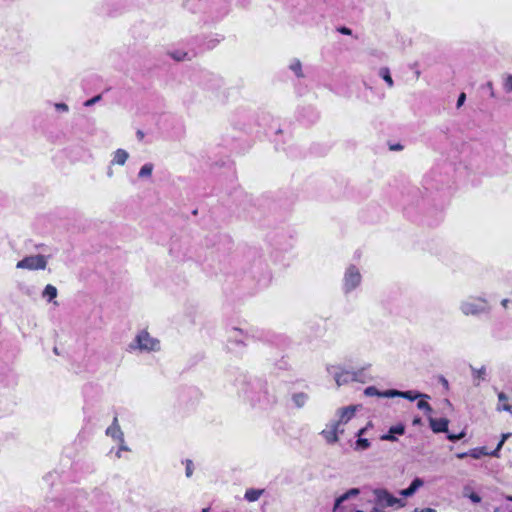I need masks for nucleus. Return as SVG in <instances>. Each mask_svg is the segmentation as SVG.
<instances>
[{
    "label": "nucleus",
    "mask_w": 512,
    "mask_h": 512,
    "mask_svg": "<svg viewBox=\"0 0 512 512\" xmlns=\"http://www.w3.org/2000/svg\"><path fill=\"white\" fill-rule=\"evenodd\" d=\"M507 500L512 502V496H507Z\"/></svg>",
    "instance_id": "obj_49"
},
{
    "label": "nucleus",
    "mask_w": 512,
    "mask_h": 512,
    "mask_svg": "<svg viewBox=\"0 0 512 512\" xmlns=\"http://www.w3.org/2000/svg\"><path fill=\"white\" fill-rule=\"evenodd\" d=\"M193 463L191 460H186V470H185V474L186 476L189 478L192 476L193 474Z\"/></svg>",
    "instance_id": "obj_35"
},
{
    "label": "nucleus",
    "mask_w": 512,
    "mask_h": 512,
    "mask_svg": "<svg viewBox=\"0 0 512 512\" xmlns=\"http://www.w3.org/2000/svg\"><path fill=\"white\" fill-rule=\"evenodd\" d=\"M420 422H421L420 418H416V419L413 420V424L414 425L420 424Z\"/></svg>",
    "instance_id": "obj_47"
},
{
    "label": "nucleus",
    "mask_w": 512,
    "mask_h": 512,
    "mask_svg": "<svg viewBox=\"0 0 512 512\" xmlns=\"http://www.w3.org/2000/svg\"><path fill=\"white\" fill-rule=\"evenodd\" d=\"M308 395L304 392H297L292 395V402L296 408H302L308 401Z\"/></svg>",
    "instance_id": "obj_21"
},
{
    "label": "nucleus",
    "mask_w": 512,
    "mask_h": 512,
    "mask_svg": "<svg viewBox=\"0 0 512 512\" xmlns=\"http://www.w3.org/2000/svg\"><path fill=\"white\" fill-rule=\"evenodd\" d=\"M440 382H441V384L443 385V387H444L446 390H448V389H449V383H448V381H447V379H446V378L441 377V378H440Z\"/></svg>",
    "instance_id": "obj_41"
},
{
    "label": "nucleus",
    "mask_w": 512,
    "mask_h": 512,
    "mask_svg": "<svg viewBox=\"0 0 512 512\" xmlns=\"http://www.w3.org/2000/svg\"><path fill=\"white\" fill-rule=\"evenodd\" d=\"M412 512H437L436 509L433 508H415Z\"/></svg>",
    "instance_id": "obj_40"
},
{
    "label": "nucleus",
    "mask_w": 512,
    "mask_h": 512,
    "mask_svg": "<svg viewBox=\"0 0 512 512\" xmlns=\"http://www.w3.org/2000/svg\"><path fill=\"white\" fill-rule=\"evenodd\" d=\"M48 256L36 254L24 257L16 264L17 269L30 271L44 270L47 267Z\"/></svg>",
    "instance_id": "obj_5"
},
{
    "label": "nucleus",
    "mask_w": 512,
    "mask_h": 512,
    "mask_svg": "<svg viewBox=\"0 0 512 512\" xmlns=\"http://www.w3.org/2000/svg\"><path fill=\"white\" fill-rule=\"evenodd\" d=\"M498 400L497 411H506L512 414V405L508 403V396L504 392L498 393Z\"/></svg>",
    "instance_id": "obj_18"
},
{
    "label": "nucleus",
    "mask_w": 512,
    "mask_h": 512,
    "mask_svg": "<svg viewBox=\"0 0 512 512\" xmlns=\"http://www.w3.org/2000/svg\"><path fill=\"white\" fill-rule=\"evenodd\" d=\"M118 443H119V448H118V450L116 451V454H115V455H116V457H117L118 459H120V458L122 457V452H123V451H128V450H129V448H128V446L125 444V439L123 440V442H118Z\"/></svg>",
    "instance_id": "obj_34"
},
{
    "label": "nucleus",
    "mask_w": 512,
    "mask_h": 512,
    "mask_svg": "<svg viewBox=\"0 0 512 512\" xmlns=\"http://www.w3.org/2000/svg\"><path fill=\"white\" fill-rule=\"evenodd\" d=\"M57 294V288L51 284L46 285L42 292L43 298H45L49 302L55 299L57 297Z\"/></svg>",
    "instance_id": "obj_24"
},
{
    "label": "nucleus",
    "mask_w": 512,
    "mask_h": 512,
    "mask_svg": "<svg viewBox=\"0 0 512 512\" xmlns=\"http://www.w3.org/2000/svg\"><path fill=\"white\" fill-rule=\"evenodd\" d=\"M423 480L420 478H415L410 486L406 489L401 490L399 493L403 497H410L412 496L420 487L423 486Z\"/></svg>",
    "instance_id": "obj_17"
},
{
    "label": "nucleus",
    "mask_w": 512,
    "mask_h": 512,
    "mask_svg": "<svg viewBox=\"0 0 512 512\" xmlns=\"http://www.w3.org/2000/svg\"><path fill=\"white\" fill-rule=\"evenodd\" d=\"M360 494V489L351 488L344 494L335 499L334 508L335 512H364L354 505L345 504L350 499L356 498Z\"/></svg>",
    "instance_id": "obj_6"
},
{
    "label": "nucleus",
    "mask_w": 512,
    "mask_h": 512,
    "mask_svg": "<svg viewBox=\"0 0 512 512\" xmlns=\"http://www.w3.org/2000/svg\"><path fill=\"white\" fill-rule=\"evenodd\" d=\"M161 350V342L147 330H140L128 345L129 352L153 353Z\"/></svg>",
    "instance_id": "obj_2"
},
{
    "label": "nucleus",
    "mask_w": 512,
    "mask_h": 512,
    "mask_svg": "<svg viewBox=\"0 0 512 512\" xmlns=\"http://www.w3.org/2000/svg\"><path fill=\"white\" fill-rule=\"evenodd\" d=\"M380 77L387 83L389 88L394 86V81L390 75V70L387 67H383L379 71Z\"/></svg>",
    "instance_id": "obj_26"
},
{
    "label": "nucleus",
    "mask_w": 512,
    "mask_h": 512,
    "mask_svg": "<svg viewBox=\"0 0 512 512\" xmlns=\"http://www.w3.org/2000/svg\"><path fill=\"white\" fill-rule=\"evenodd\" d=\"M423 480L420 478H415L410 486L406 489L401 490L399 493L403 497H410L412 496L420 487L423 486Z\"/></svg>",
    "instance_id": "obj_16"
},
{
    "label": "nucleus",
    "mask_w": 512,
    "mask_h": 512,
    "mask_svg": "<svg viewBox=\"0 0 512 512\" xmlns=\"http://www.w3.org/2000/svg\"><path fill=\"white\" fill-rule=\"evenodd\" d=\"M264 492V489L249 488L245 491L244 499L248 502H256Z\"/></svg>",
    "instance_id": "obj_19"
},
{
    "label": "nucleus",
    "mask_w": 512,
    "mask_h": 512,
    "mask_svg": "<svg viewBox=\"0 0 512 512\" xmlns=\"http://www.w3.org/2000/svg\"><path fill=\"white\" fill-rule=\"evenodd\" d=\"M364 394L366 396H369V397H372V396H377V397H383V398H386L383 394H385V391L381 392L379 391L376 387L374 386H369L367 388H365L364 390Z\"/></svg>",
    "instance_id": "obj_29"
},
{
    "label": "nucleus",
    "mask_w": 512,
    "mask_h": 512,
    "mask_svg": "<svg viewBox=\"0 0 512 512\" xmlns=\"http://www.w3.org/2000/svg\"><path fill=\"white\" fill-rule=\"evenodd\" d=\"M387 398H394V397H402L409 401H414L418 398H425L430 399V396L428 394L420 393L414 390L409 391H399L395 389H389L385 391V394H383Z\"/></svg>",
    "instance_id": "obj_9"
},
{
    "label": "nucleus",
    "mask_w": 512,
    "mask_h": 512,
    "mask_svg": "<svg viewBox=\"0 0 512 512\" xmlns=\"http://www.w3.org/2000/svg\"><path fill=\"white\" fill-rule=\"evenodd\" d=\"M202 512H209V509H208V508H204V509L202 510Z\"/></svg>",
    "instance_id": "obj_50"
},
{
    "label": "nucleus",
    "mask_w": 512,
    "mask_h": 512,
    "mask_svg": "<svg viewBox=\"0 0 512 512\" xmlns=\"http://www.w3.org/2000/svg\"><path fill=\"white\" fill-rule=\"evenodd\" d=\"M332 512H335V508L333 507V511Z\"/></svg>",
    "instance_id": "obj_51"
},
{
    "label": "nucleus",
    "mask_w": 512,
    "mask_h": 512,
    "mask_svg": "<svg viewBox=\"0 0 512 512\" xmlns=\"http://www.w3.org/2000/svg\"><path fill=\"white\" fill-rule=\"evenodd\" d=\"M106 435L117 442H123L124 433L120 428L117 417H114L112 424L106 429Z\"/></svg>",
    "instance_id": "obj_11"
},
{
    "label": "nucleus",
    "mask_w": 512,
    "mask_h": 512,
    "mask_svg": "<svg viewBox=\"0 0 512 512\" xmlns=\"http://www.w3.org/2000/svg\"><path fill=\"white\" fill-rule=\"evenodd\" d=\"M326 370L328 374L333 377L338 387L345 385L350 381L358 380V372L348 371L338 365H328Z\"/></svg>",
    "instance_id": "obj_3"
},
{
    "label": "nucleus",
    "mask_w": 512,
    "mask_h": 512,
    "mask_svg": "<svg viewBox=\"0 0 512 512\" xmlns=\"http://www.w3.org/2000/svg\"><path fill=\"white\" fill-rule=\"evenodd\" d=\"M362 282V275L360 270L355 265H349L343 277V291L350 293L360 286Z\"/></svg>",
    "instance_id": "obj_7"
},
{
    "label": "nucleus",
    "mask_w": 512,
    "mask_h": 512,
    "mask_svg": "<svg viewBox=\"0 0 512 512\" xmlns=\"http://www.w3.org/2000/svg\"><path fill=\"white\" fill-rule=\"evenodd\" d=\"M344 432L343 428H340L337 424H335L333 421H330L326 428L322 430L321 435L329 444H334L338 442L339 440V434H342Z\"/></svg>",
    "instance_id": "obj_10"
},
{
    "label": "nucleus",
    "mask_w": 512,
    "mask_h": 512,
    "mask_svg": "<svg viewBox=\"0 0 512 512\" xmlns=\"http://www.w3.org/2000/svg\"><path fill=\"white\" fill-rule=\"evenodd\" d=\"M458 308L466 317H479L491 311L489 301L483 296H468L459 302Z\"/></svg>",
    "instance_id": "obj_1"
},
{
    "label": "nucleus",
    "mask_w": 512,
    "mask_h": 512,
    "mask_svg": "<svg viewBox=\"0 0 512 512\" xmlns=\"http://www.w3.org/2000/svg\"><path fill=\"white\" fill-rule=\"evenodd\" d=\"M340 32L342 34H345V35H350L351 34V30L349 28H346V27L341 28Z\"/></svg>",
    "instance_id": "obj_42"
},
{
    "label": "nucleus",
    "mask_w": 512,
    "mask_h": 512,
    "mask_svg": "<svg viewBox=\"0 0 512 512\" xmlns=\"http://www.w3.org/2000/svg\"><path fill=\"white\" fill-rule=\"evenodd\" d=\"M456 457L459 458V459H463L465 457H469V454H467V452H462V453H458L456 455Z\"/></svg>",
    "instance_id": "obj_43"
},
{
    "label": "nucleus",
    "mask_w": 512,
    "mask_h": 512,
    "mask_svg": "<svg viewBox=\"0 0 512 512\" xmlns=\"http://www.w3.org/2000/svg\"><path fill=\"white\" fill-rule=\"evenodd\" d=\"M375 496L376 504L382 507H394L402 508L406 505V502L393 496L388 490L383 488H377L373 491Z\"/></svg>",
    "instance_id": "obj_4"
},
{
    "label": "nucleus",
    "mask_w": 512,
    "mask_h": 512,
    "mask_svg": "<svg viewBox=\"0 0 512 512\" xmlns=\"http://www.w3.org/2000/svg\"><path fill=\"white\" fill-rule=\"evenodd\" d=\"M112 174H113V173H112V171H111V170H109V171H108V176H109V177H111V176H112Z\"/></svg>",
    "instance_id": "obj_48"
},
{
    "label": "nucleus",
    "mask_w": 512,
    "mask_h": 512,
    "mask_svg": "<svg viewBox=\"0 0 512 512\" xmlns=\"http://www.w3.org/2000/svg\"><path fill=\"white\" fill-rule=\"evenodd\" d=\"M487 376L486 367L482 366L480 368L472 367V377L476 386H479L480 381H485Z\"/></svg>",
    "instance_id": "obj_20"
},
{
    "label": "nucleus",
    "mask_w": 512,
    "mask_h": 512,
    "mask_svg": "<svg viewBox=\"0 0 512 512\" xmlns=\"http://www.w3.org/2000/svg\"><path fill=\"white\" fill-rule=\"evenodd\" d=\"M467 454L473 459H480L483 456H491V451H488L486 447H477L470 449Z\"/></svg>",
    "instance_id": "obj_22"
},
{
    "label": "nucleus",
    "mask_w": 512,
    "mask_h": 512,
    "mask_svg": "<svg viewBox=\"0 0 512 512\" xmlns=\"http://www.w3.org/2000/svg\"><path fill=\"white\" fill-rule=\"evenodd\" d=\"M129 158V153L124 149H117L113 152L111 165L123 166Z\"/></svg>",
    "instance_id": "obj_14"
},
{
    "label": "nucleus",
    "mask_w": 512,
    "mask_h": 512,
    "mask_svg": "<svg viewBox=\"0 0 512 512\" xmlns=\"http://www.w3.org/2000/svg\"><path fill=\"white\" fill-rule=\"evenodd\" d=\"M370 512H385V511L379 507H373Z\"/></svg>",
    "instance_id": "obj_46"
},
{
    "label": "nucleus",
    "mask_w": 512,
    "mask_h": 512,
    "mask_svg": "<svg viewBox=\"0 0 512 512\" xmlns=\"http://www.w3.org/2000/svg\"><path fill=\"white\" fill-rule=\"evenodd\" d=\"M509 303H510V300H509V299H503V300L501 301V305H502L504 308H507V307H508V305H509Z\"/></svg>",
    "instance_id": "obj_44"
},
{
    "label": "nucleus",
    "mask_w": 512,
    "mask_h": 512,
    "mask_svg": "<svg viewBox=\"0 0 512 512\" xmlns=\"http://www.w3.org/2000/svg\"><path fill=\"white\" fill-rule=\"evenodd\" d=\"M503 88L506 92H512V75L508 74L504 77Z\"/></svg>",
    "instance_id": "obj_32"
},
{
    "label": "nucleus",
    "mask_w": 512,
    "mask_h": 512,
    "mask_svg": "<svg viewBox=\"0 0 512 512\" xmlns=\"http://www.w3.org/2000/svg\"><path fill=\"white\" fill-rule=\"evenodd\" d=\"M366 428H362L357 432V437H362V435L365 433Z\"/></svg>",
    "instance_id": "obj_45"
},
{
    "label": "nucleus",
    "mask_w": 512,
    "mask_h": 512,
    "mask_svg": "<svg viewBox=\"0 0 512 512\" xmlns=\"http://www.w3.org/2000/svg\"><path fill=\"white\" fill-rule=\"evenodd\" d=\"M153 169H154V165L152 163L144 164L138 172V177L141 179L151 177Z\"/></svg>",
    "instance_id": "obj_25"
},
{
    "label": "nucleus",
    "mask_w": 512,
    "mask_h": 512,
    "mask_svg": "<svg viewBox=\"0 0 512 512\" xmlns=\"http://www.w3.org/2000/svg\"><path fill=\"white\" fill-rule=\"evenodd\" d=\"M289 69L298 77L302 78L304 77L303 70H302V63L299 59H292L289 64Z\"/></svg>",
    "instance_id": "obj_23"
},
{
    "label": "nucleus",
    "mask_w": 512,
    "mask_h": 512,
    "mask_svg": "<svg viewBox=\"0 0 512 512\" xmlns=\"http://www.w3.org/2000/svg\"><path fill=\"white\" fill-rule=\"evenodd\" d=\"M245 338H246V334L240 328L232 327L228 331V340L230 342H234V343H237V344H244Z\"/></svg>",
    "instance_id": "obj_13"
},
{
    "label": "nucleus",
    "mask_w": 512,
    "mask_h": 512,
    "mask_svg": "<svg viewBox=\"0 0 512 512\" xmlns=\"http://www.w3.org/2000/svg\"><path fill=\"white\" fill-rule=\"evenodd\" d=\"M55 108L59 111L67 112L68 106L65 103H56Z\"/></svg>",
    "instance_id": "obj_39"
},
{
    "label": "nucleus",
    "mask_w": 512,
    "mask_h": 512,
    "mask_svg": "<svg viewBox=\"0 0 512 512\" xmlns=\"http://www.w3.org/2000/svg\"><path fill=\"white\" fill-rule=\"evenodd\" d=\"M430 427L434 433H442L448 431L449 420L446 418H428Z\"/></svg>",
    "instance_id": "obj_12"
},
{
    "label": "nucleus",
    "mask_w": 512,
    "mask_h": 512,
    "mask_svg": "<svg viewBox=\"0 0 512 512\" xmlns=\"http://www.w3.org/2000/svg\"><path fill=\"white\" fill-rule=\"evenodd\" d=\"M405 432V427L402 424L392 426L387 434L381 436V440L384 441H395V434L402 435Z\"/></svg>",
    "instance_id": "obj_15"
},
{
    "label": "nucleus",
    "mask_w": 512,
    "mask_h": 512,
    "mask_svg": "<svg viewBox=\"0 0 512 512\" xmlns=\"http://www.w3.org/2000/svg\"><path fill=\"white\" fill-rule=\"evenodd\" d=\"M359 408V405H349L347 407L339 408L336 411L337 419L332 421L340 428H343V426L346 425L355 416Z\"/></svg>",
    "instance_id": "obj_8"
},
{
    "label": "nucleus",
    "mask_w": 512,
    "mask_h": 512,
    "mask_svg": "<svg viewBox=\"0 0 512 512\" xmlns=\"http://www.w3.org/2000/svg\"><path fill=\"white\" fill-rule=\"evenodd\" d=\"M464 436H465V432H464V431H462V432H461V433H459V434H448V435H447V438H448V440H450V441H457V440L462 439Z\"/></svg>",
    "instance_id": "obj_36"
},
{
    "label": "nucleus",
    "mask_w": 512,
    "mask_h": 512,
    "mask_svg": "<svg viewBox=\"0 0 512 512\" xmlns=\"http://www.w3.org/2000/svg\"><path fill=\"white\" fill-rule=\"evenodd\" d=\"M511 436L510 433H505V434H502L501 436V440L499 441V443L497 444L496 448L491 451V456L493 457H499V452L501 450V448L503 447L505 441Z\"/></svg>",
    "instance_id": "obj_28"
},
{
    "label": "nucleus",
    "mask_w": 512,
    "mask_h": 512,
    "mask_svg": "<svg viewBox=\"0 0 512 512\" xmlns=\"http://www.w3.org/2000/svg\"><path fill=\"white\" fill-rule=\"evenodd\" d=\"M464 496L469 498L473 503H479L481 501V497L478 494L469 492L467 488L464 489Z\"/></svg>",
    "instance_id": "obj_33"
},
{
    "label": "nucleus",
    "mask_w": 512,
    "mask_h": 512,
    "mask_svg": "<svg viewBox=\"0 0 512 512\" xmlns=\"http://www.w3.org/2000/svg\"><path fill=\"white\" fill-rule=\"evenodd\" d=\"M169 55L176 61H185V60L189 59L188 53L185 51H181V50L171 52Z\"/></svg>",
    "instance_id": "obj_31"
},
{
    "label": "nucleus",
    "mask_w": 512,
    "mask_h": 512,
    "mask_svg": "<svg viewBox=\"0 0 512 512\" xmlns=\"http://www.w3.org/2000/svg\"><path fill=\"white\" fill-rule=\"evenodd\" d=\"M369 447H370V442H369L368 439L362 438V437H358V440L355 443L354 449L355 450L363 451V450H366Z\"/></svg>",
    "instance_id": "obj_30"
},
{
    "label": "nucleus",
    "mask_w": 512,
    "mask_h": 512,
    "mask_svg": "<svg viewBox=\"0 0 512 512\" xmlns=\"http://www.w3.org/2000/svg\"><path fill=\"white\" fill-rule=\"evenodd\" d=\"M100 98H101L100 95H98V96H95V97L87 100L85 102V106H91V105L95 104L96 102H98L100 100Z\"/></svg>",
    "instance_id": "obj_38"
},
{
    "label": "nucleus",
    "mask_w": 512,
    "mask_h": 512,
    "mask_svg": "<svg viewBox=\"0 0 512 512\" xmlns=\"http://www.w3.org/2000/svg\"><path fill=\"white\" fill-rule=\"evenodd\" d=\"M465 100H466V94L465 93H460V95L458 96V100H457V103H456V107L457 108H460L464 105L465 103Z\"/></svg>",
    "instance_id": "obj_37"
},
{
    "label": "nucleus",
    "mask_w": 512,
    "mask_h": 512,
    "mask_svg": "<svg viewBox=\"0 0 512 512\" xmlns=\"http://www.w3.org/2000/svg\"><path fill=\"white\" fill-rule=\"evenodd\" d=\"M419 401L417 402V408L419 410L424 411L426 414L430 415L433 411L431 405L428 403L429 399L425 398H418Z\"/></svg>",
    "instance_id": "obj_27"
}]
</instances>
